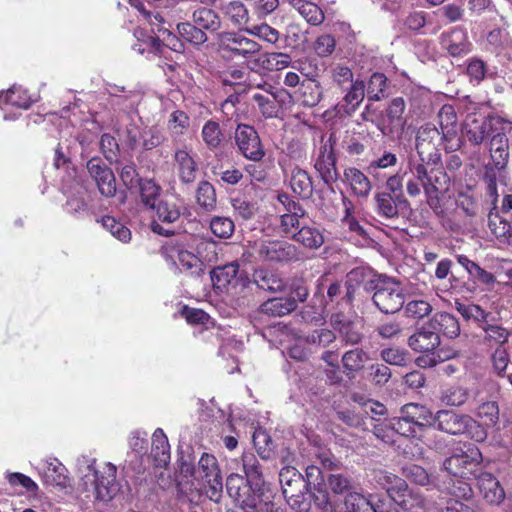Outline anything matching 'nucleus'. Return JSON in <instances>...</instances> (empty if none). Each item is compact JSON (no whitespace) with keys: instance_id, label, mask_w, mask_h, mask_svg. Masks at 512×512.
<instances>
[{"instance_id":"c756f323","label":"nucleus","mask_w":512,"mask_h":512,"mask_svg":"<svg viewBox=\"0 0 512 512\" xmlns=\"http://www.w3.org/2000/svg\"><path fill=\"white\" fill-rule=\"evenodd\" d=\"M428 323L438 335L442 333L444 336L453 339L460 334L458 319L450 313H436Z\"/></svg>"},{"instance_id":"473e14b6","label":"nucleus","mask_w":512,"mask_h":512,"mask_svg":"<svg viewBox=\"0 0 512 512\" xmlns=\"http://www.w3.org/2000/svg\"><path fill=\"white\" fill-rule=\"evenodd\" d=\"M469 399V388L459 384H453L444 388L440 395L441 402L450 407H461L465 405Z\"/></svg>"},{"instance_id":"6e6552de","label":"nucleus","mask_w":512,"mask_h":512,"mask_svg":"<svg viewBox=\"0 0 512 512\" xmlns=\"http://www.w3.org/2000/svg\"><path fill=\"white\" fill-rule=\"evenodd\" d=\"M218 45L222 52L232 58L251 59L261 50V45L238 32H224L218 35Z\"/></svg>"},{"instance_id":"de8ad7c7","label":"nucleus","mask_w":512,"mask_h":512,"mask_svg":"<svg viewBox=\"0 0 512 512\" xmlns=\"http://www.w3.org/2000/svg\"><path fill=\"white\" fill-rule=\"evenodd\" d=\"M481 328L485 332L484 339L491 345L502 347L509 339L510 332L500 324L485 322Z\"/></svg>"},{"instance_id":"49530a36","label":"nucleus","mask_w":512,"mask_h":512,"mask_svg":"<svg viewBox=\"0 0 512 512\" xmlns=\"http://www.w3.org/2000/svg\"><path fill=\"white\" fill-rule=\"evenodd\" d=\"M140 186V197L141 202L149 209H154L158 201H160L159 195L161 188L151 179L141 180Z\"/></svg>"},{"instance_id":"2eb2a0df","label":"nucleus","mask_w":512,"mask_h":512,"mask_svg":"<svg viewBox=\"0 0 512 512\" xmlns=\"http://www.w3.org/2000/svg\"><path fill=\"white\" fill-rule=\"evenodd\" d=\"M279 202L284 206L285 212L280 216V227L284 234L293 238L300 227V219L304 217L305 211L299 203L282 194L278 196Z\"/></svg>"},{"instance_id":"09e8293b","label":"nucleus","mask_w":512,"mask_h":512,"mask_svg":"<svg viewBox=\"0 0 512 512\" xmlns=\"http://www.w3.org/2000/svg\"><path fill=\"white\" fill-rule=\"evenodd\" d=\"M367 361V353L360 348L349 350L342 356L343 367L348 373L360 371Z\"/></svg>"},{"instance_id":"a878e982","label":"nucleus","mask_w":512,"mask_h":512,"mask_svg":"<svg viewBox=\"0 0 512 512\" xmlns=\"http://www.w3.org/2000/svg\"><path fill=\"white\" fill-rule=\"evenodd\" d=\"M174 160L177 164L179 177L184 183H192L196 179L197 164L187 146L175 149Z\"/></svg>"},{"instance_id":"72a5a7b5","label":"nucleus","mask_w":512,"mask_h":512,"mask_svg":"<svg viewBox=\"0 0 512 512\" xmlns=\"http://www.w3.org/2000/svg\"><path fill=\"white\" fill-rule=\"evenodd\" d=\"M402 413H406L407 417L413 420L417 429L422 426L435 427V414L425 406L410 403L402 408Z\"/></svg>"},{"instance_id":"0e129e2a","label":"nucleus","mask_w":512,"mask_h":512,"mask_svg":"<svg viewBox=\"0 0 512 512\" xmlns=\"http://www.w3.org/2000/svg\"><path fill=\"white\" fill-rule=\"evenodd\" d=\"M387 87V78L382 73H374L369 80L367 86V95L371 101H379L385 96L384 92Z\"/></svg>"},{"instance_id":"a211bd4d","label":"nucleus","mask_w":512,"mask_h":512,"mask_svg":"<svg viewBox=\"0 0 512 512\" xmlns=\"http://www.w3.org/2000/svg\"><path fill=\"white\" fill-rule=\"evenodd\" d=\"M33 100L29 96L27 90L21 86L13 85L6 92H0V109L4 112L5 120H13L16 118V114H9V107H15L18 109H28Z\"/></svg>"},{"instance_id":"c85d7f7f","label":"nucleus","mask_w":512,"mask_h":512,"mask_svg":"<svg viewBox=\"0 0 512 512\" xmlns=\"http://www.w3.org/2000/svg\"><path fill=\"white\" fill-rule=\"evenodd\" d=\"M392 500L402 509L410 512H419L425 507V500L420 493L408 488L404 481V486L393 494Z\"/></svg>"},{"instance_id":"864d4df0","label":"nucleus","mask_w":512,"mask_h":512,"mask_svg":"<svg viewBox=\"0 0 512 512\" xmlns=\"http://www.w3.org/2000/svg\"><path fill=\"white\" fill-rule=\"evenodd\" d=\"M260 66L264 69L282 70L289 66L291 58L285 53H265L258 59Z\"/></svg>"},{"instance_id":"c03bdc74","label":"nucleus","mask_w":512,"mask_h":512,"mask_svg":"<svg viewBox=\"0 0 512 512\" xmlns=\"http://www.w3.org/2000/svg\"><path fill=\"white\" fill-rule=\"evenodd\" d=\"M201 138L209 150H216L223 141V133L218 122L208 120L202 127Z\"/></svg>"},{"instance_id":"e2e57ef3","label":"nucleus","mask_w":512,"mask_h":512,"mask_svg":"<svg viewBox=\"0 0 512 512\" xmlns=\"http://www.w3.org/2000/svg\"><path fill=\"white\" fill-rule=\"evenodd\" d=\"M322 97V87L316 80L302 84V103L305 106H316Z\"/></svg>"},{"instance_id":"e433bc0d","label":"nucleus","mask_w":512,"mask_h":512,"mask_svg":"<svg viewBox=\"0 0 512 512\" xmlns=\"http://www.w3.org/2000/svg\"><path fill=\"white\" fill-rule=\"evenodd\" d=\"M289 4L296 9L311 25H320L324 19V13L315 3L305 0H288Z\"/></svg>"},{"instance_id":"1a4fd4ad","label":"nucleus","mask_w":512,"mask_h":512,"mask_svg":"<svg viewBox=\"0 0 512 512\" xmlns=\"http://www.w3.org/2000/svg\"><path fill=\"white\" fill-rule=\"evenodd\" d=\"M464 447L465 450L453 454L444 462V468L449 474L461 478H466L472 473L473 467L482 460V454L475 445L468 444Z\"/></svg>"},{"instance_id":"7c9ffc66","label":"nucleus","mask_w":512,"mask_h":512,"mask_svg":"<svg viewBox=\"0 0 512 512\" xmlns=\"http://www.w3.org/2000/svg\"><path fill=\"white\" fill-rule=\"evenodd\" d=\"M508 147V138L504 133L497 132L492 134L490 152L497 169H503L507 165L509 158Z\"/></svg>"},{"instance_id":"4be33fe9","label":"nucleus","mask_w":512,"mask_h":512,"mask_svg":"<svg viewBox=\"0 0 512 512\" xmlns=\"http://www.w3.org/2000/svg\"><path fill=\"white\" fill-rule=\"evenodd\" d=\"M405 101L401 97L394 98L386 109L387 124L380 127L384 135H391L403 131L406 125L404 118Z\"/></svg>"},{"instance_id":"f704fd0d","label":"nucleus","mask_w":512,"mask_h":512,"mask_svg":"<svg viewBox=\"0 0 512 512\" xmlns=\"http://www.w3.org/2000/svg\"><path fill=\"white\" fill-rule=\"evenodd\" d=\"M294 241L309 249H318L324 243L322 232L314 226H301L297 233H293Z\"/></svg>"},{"instance_id":"13d9d810","label":"nucleus","mask_w":512,"mask_h":512,"mask_svg":"<svg viewBox=\"0 0 512 512\" xmlns=\"http://www.w3.org/2000/svg\"><path fill=\"white\" fill-rule=\"evenodd\" d=\"M197 203L207 211H212L216 206V193L212 184L203 181L197 189Z\"/></svg>"},{"instance_id":"f03ea898","label":"nucleus","mask_w":512,"mask_h":512,"mask_svg":"<svg viewBox=\"0 0 512 512\" xmlns=\"http://www.w3.org/2000/svg\"><path fill=\"white\" fill-rule=\"evenodd\" d=\"M180 477L188 479L190 490H205L209 499L218 502L222 489V476L217 459L214 455L203 453L197 466L190 456L182 457L179 465Z\"/></svg>"},{"instance_id":"39448f33","label":"nucleus","mask_w":512,"mask_h":512,"mask_svg":"<svg viewBox=\"0 0 512 512\" xmlns=\"http://www.w3.org/2000/svg\"><path fill=\"white\" fill-rule=\"evenodd\" d=\"M374 294L372 300L383 313H396L405 303L401 284L393 278L380 275L371 282Z\"/></svg>"},{"instance_id":"7ed1b4c3","label":"nucleus","mask_w":512,"mask_h":512,"mask_svg":"<svg viewBox=\"0 0 512 512\" xmlns=\"http://www.w3.org/2000/svg\"><path fill=\"white\" fill-rule=\"evenodd\" d=\"M95 463V459L86 457L79 460L81 485L85 491L92 493L95 500L106 503L119 492L116 481L117 468L112 463H105L102 470H97Z\"/></svg>"},{"instance_id":"f257e3e1","label":"nucleus","mask_w":512,"mask_h":512,"mask_svg":"<svg viewBox=\"0 0 512 512\" xmlns=\"http://www.w3.org/2000/svg\"><path fill=\"white\" fill-rule=\"evenodd\" d=\"M444 147V135L427 123L418 128L415 137L416 154L407 157V169L424 185L427 195L448 191L450 176L440 164L439 147Z\"/></svg>"},{"instance_id":"5fc2aeb1","label":"nucleus","mask_w":512,"mask_h":512,"mask_svg":"<svg viewBox=\"0 0 512 512\" xmlns=\"http://www.w3.org/2000/svg\"><path fill=\"white\" fill-rule=\"evenodd\" d=\"M375 480L387 491L391 499L393 498V494H396L398 489L404 486V480L402 478L383 470L376 472Z\"/></svg>"},{"instance_id":"c9c22d12","label":"nucleus","mask_w":512,"mask_h":512,"mask_svg":"<svg viewBox=\"0 0 512 512\" xmlns=\"http://www.w3.org/2000/svg\"><path fill=\"white\" fill-rule=\"evenodd\" d=\"M192 20L202 30L216 32L221 27V19L219 15L209 8H198L192 14Z\"/></svg>"},{"instance_id":"052dcab7","label":"nucleus","mask_w":512,"mask_h":512,"mask_svg":"<svg viewBox=\"0 0 512 512\" xmlns=\"http://www.w3.org/2000/svg\"><path fill=\"white\" fill-rule=\"evenodd\" d=\"M158 220L164 223H173L180 217V210L175 203L168 200H160L153 209Z\"/></svg>"},{"instance_id":"bb28decb","label":"nucleus","mask_w":512,"mask_h":512,"mask_svg":"<svg viewBox=\"0 0 512 512\" xmlns=\"http://www.w3.org/2000/svg\"><path fill=\"white\" fill-rule=\"evenodd\" d=\"M464 130L468 140L475 145H479L485 138L492 135V120L485 118L478 120L475 117H468Z\"/></svg>"},{"instance_id":"774afa93","label":"nucleus","mask_w":512,"mask_h":512,"mask_svg":"<svg viewBox=\"0 0 512 512\" xmlns=\"http://www.w3.org/2000/svg\"><path fill=\"white\" fill-rule=\"evenodd\" d=\"M381 359L390 365L405 366L409 360L408 353L399 348L390 347L381 350Z\"/></svg>"},{"instance_id":"f8f14e48","label":"nucleus","mask_w":512,"mask_h":512,"mask_svg":"<svg viewBox=\"0 0 512 512\" xmlns=\"http://www.w3.org/2000/svg\"><path fill=\"white\" fill-rule=\"evenodd\" d=\"M440 133L444 135V149L453 152L461 147V139L457 130V116L453 106L443 105L438 112Z\"/></svg>"},{"instance_id":"58836bf2","label":"nucleus","mask_w":512,"mask_h":512,"mask_svg":"<svg viewBox=\"0 0 512 512\" xmlns=\"http://www.w3.org/2000/svg\"><path fill=\"white\" fill-rule=\"evenodd\" d=\"M220 11L224 17L235 26H240L248 22V10L241 1L235 0L223 3L220 7Z\"/></svg>"},{"instance_id":"603ef678","label":"nucleus","mask_w":512,"mask_h":512,"mask_svg":"<svg viewBox=\"0 0 512 512\" xmlns=\"http://www.w3.org/2000/svg\"><path fill=\"white\" fill-rule=\"evenodd\" d=\"M246 33L259 38L269 44H276L280 39V33L266 23L255 24L245 29Z\"/></svg>"},{"instance_id":"4c0bfd02","label":"nucleus","mask_w":512,"mask_h":512,"mask_svg":"<svg viewBox=\"0 0 512 512\" xmlns=\"http://www.w3.org/2000/svg\"><path fill=\"white\" fill-rule=\"evenodd\" d=\"M296 309L295 299L272 298L261 305V311L269 316L282 317Z\"/></svg>"},{"instance_id":"79ce46f5","label":"nucleus","mask_w":512,"mask_h":512,"mask_svg":"<svg viewBox=\"0 0 512 512\" xmlns=\"http://www.w3.org/2000/svg\"><path fill=\"white\" fill-rule=\"evenodd\" d=\"M293 192L302 198H309L313 191L312 181L308 173L298 167L294 168L290 177Z\"/></svg>"},{"instance_id":"9b49d317","label":"nucleus","mask_w":512,"mask_h":512,"mask_svg":"<svg viewBox=\"0 0 512 512\" xmlns=\"http://www.w3.org/2000/svg\"><path fill=\"white\" fill-rule=\"evenodd\" d=\"M257 255L261 261L288 262L298 258V251L291 243L275 240L260 243Z\"/></svg>"},{"instance_id":"2f4dec72","label":"nucleus","mask_w":512,"mask_h":512,"mask_svg":"<svg viewBox=\"0 0 512 512\" xmlns=\"http://www.w3.org/2000/svg\"><path fill=\"white\" fill-rule=\"evenodd\" d=\"M151 456L157 466H164L170 460V445L161 428H157L152 435Z\"/></svg>"},{"instance_id":"680f3d73","label":"nucleus","mask_w":512,"mask_h":512,"mask_svg":"<svg viewBox=\"0 0 512 512\" xmlns=\"http://www.w3.org/2000/svg\"><path fill=\"white\" fill-rule=\"evenodd\" d=\"M330 74L332 82L341 90L349 87L356 80L352 70L348 66L341 64L332 67Z\"/></svg>"},{"instance_id":"37998d69","label":"nucleus","mask_w":512,"mask_h":512,"mask_svg":"<svg viewBox=\"0 0 512 512\" xmlns=\"http://www.w3.org/2000/svg\"><path fill=\"white\" fill-rule=\"evenodd\" d=\"M255 284L262 290L269 292L281 291L284 281L275 273L267 270H257L253 274Z\"/></svg>"},{"instance_id":"4468645a","label":"nucleus","mask_w":512,"mask_h":512,"mask_svg":"<svg viewBox=\"0 0 512 512\" xmlns=\"http://www.w3.org/2000/svg\"><path fill=\"white\" fill-rule=\"evenodd\" d=\"M87 169L103 196L113 197L116 194L115 176L112 170L100 158H91L87 162Z\"/></svg>"},{"instance_id":"393cba45","label":"nucleus","mask_w":512,"mask_h":512,"mask_svg":"<svg viewBox=\"0 0 512 512\" xmlns=\"http://www.w3.org/2000/svg\"><path fill=\"white\" fill-rule=\"evenodd\" d=\"M477 486L483 498L491 504H500L505 498L504 489L491 473L477 476Z\"/></svg>"},{"instance_id":"dca6fc26","label":"nucleus","mask_w":512,"mask_h":512,"mask_svg":"<svg viewBox=\"0 0 512 512\" xmlns=\"http://www.w3.org/2000/svg\"><path fill=\"white\" fill-rule=\"evenodd\" d=\"M440 44L442 49L452 57L466 55L472 48L467 32L460 27L443 32L440 36Z\"/></svg>"},{"instance_id":"412c9836","label":"nucleus","mask_w":512,"mask_h":512,"mask_svg":"<svg viewBox=\"0 0 512 512\" xmlns=\"http://www.w3.org/2000/svg\"><path fill=\"white\" fill-rule=\"evenodd\" d=\"M314 167L326 184L336 181L338 177L336 158L331 145L324 144L319 148Z\"/></svg>"},{"instance_id":"cd10ccee","label":"nucleus","mask_w":512,"mask_h":512,"mask_svg":"<svg viewBox=\"0 0 512 512\" xmlns=\"http://www.w3.org/2000/svg\"><path fill=\"white\" fill-rule=\"evenodd\" d=\"M344 180L350 186L352 193L360 198H367L371 192L372 184L369 178L359 169L346 168Z\"/></svg>"},{"instance_id":"20e7f679","label":"nucleus","mask_w":512,"mask_h":512,"mask_svg":"<svg viewBox=\"0 0 512 512\" xmlns=\"http://www.w3.org/2000/svg\"><path fill=\"white\" fill-rule=\"evenodd\" d=\"M226 489L243 512H269L272 506V492L261 484H246L238 474H231L226 480Z\"/></svg>"},{"instance_id":"b1692460","label":"nucleus","mask_w":512,"mask_h":512,"mask_svg":"<svg viewBox=\"0 0 512 512\" xmlns=\"http://www.w3.org/2000/svg\"><path fill=\"white\" fill-rule=\"evenodd\" d=\"M405 202L406 200L403 195L392 196L388 192H377L373 197L376 214L385 219L398 217V206Z\"/></svg>"},{"instance_id":"aec40b11","label":"nucleus","mask_w":512,"mask_h":512,"mask_svg":"<svg viewBox=\"0 0 512 512\" xmlns=\"http://www.w3.org/2000/svg\"><path fill=\"white\" fill-rule=\"evenodd\" d=\"M282 491L288 501L293 500L291 506L297 502L296 498L302 494L306 483L303 476L293 467H285L279 474Z\"/></svg>"},{"instance_id":"9d476101","label":"nucleus","mask_w":512,"mask_h":512,"mask_svg":"<svg viewBox=\"0 0 512 512\" xmlns=\"http://www.w3.org/2000/svg\"><path fill=\"white\" fill-rule=\"evenodd\" d=\"M235 141L240 152L249 160L260 161L265 155L256 130L249 125H238L235 131Z\"/></svg>"},{"instance_id":"69168bd1","label":"nucleus","mask_w":512,"mask_h":512,"mask_svg":"<svg viewBox=\"0 0 512 512\" xmlns=\"http://www.w3.org/2000/svg\"><path fill=\"white\" fill-rule=\"evenodd\" d=\"M211 232L219 238H229L234 232V223L227 217H213L210 221Z\"/></svg>"},{"instance_id":"bf43d9fd","label":"nucleus","mask_w":512,"mask_h":512,"mask_svg":"<svg viewBox=\"0 0 512 512\" xmlns=\"http://www.w3.org/2000/svg\"><path fill=\"white\" fill-rule=\"evenodd\" d=\"M101 223L106 230L121 242L127 243L130 241L131 231L114 217L104 216L101 219Z\"/></svg>"},{"instance_id":"4d7b16f0","label":"nucleus","mask_w":512,"mask_h":512,"mask_svg":"<svg viewBox=\"0 0 512 512\" xmlns=\"http://www.w3.org/2000/svg\"><path fill=\"white\" fill-rule=\"evenodd\" d=\"M390 431L405 437H413L417 433L416 425L413 420L407 417L406 413H402L401 417L389 420Z\"/></svg>"},{"instance_id":"6ab92c4d","label":"nucleus","mask_w":512,"mask_h":512,"mask_svg":"<svg viewBox=\"0 0 512 512\" xmlns=\"http://www.w3.org/2000/svg\"><path fill=\"white\" fill-rule=\"evenodd\" d=\"M407 344L415 352L430 353L440 345V337L430 324L426 323L408 338Z\"/></svg>"},{"instance_id":"5701e85b","label":"nucleus","mask_w":512,"mask_h":512,"mask_svg":"<svg viewBox=\"0 0 512 512\" xmlns=\"http://www.w3.org/2000/svg\"><path fill=\"white\" fill-rule=\"evenodd\" d=\"M42 481L47 486L66 488L68 485L67 469L56 458H49L40 468Z\"/></svg>"},{"instance_id":"a19ab883","label":"nucleus","mask_w":512,"mask_h":512,"mask_svg":"<svg viewBox=\"0 0 512 512\" xmlns=\"http://www.w3.org/2000/svg\"><path fill=\"white\" fill-rule=\"evenodd\" d=\"M241 463L246 476V484L264 483L262 479V469L254 453L244 452L241 456Z\"/></svg>"},{"instance_id":"3c124183","label":"nucleus","mask_w":512,"mask_h":512,"mask_svg":"<svg viewBox=\"0 0 512 512\" xmlns=\"http://www.w3.org/2000/svg\"><path fill=\"white\" fill-rule=\"evenodd\" d=\"M177 31L185 41L194 45H201L208 39L206 33L194 23H180L177 25Z\"/></svg>"},{"instance_id":"a18cd8bd","label":"nucleus","mask_w":512,"mask_h":512,"mask_svg":"<svg viewBox=\"0 0 512 512\" xmlns=\"http://www.w3.org/2000/svg\"><path fill=\"white\" fill-rule=\"evenodd\" d=\"M171 257L181 270H194V272L201 270L200 258L184 248H174L171 251Z\"/></svg>"},{"instance_id":"338daca9","label":"nucleus","mask_w":512,"mask_h":512,"mask_svg":"<svg viewBox=\"0 0 512 512\" xmlns=\"http://www.w3.org/2000/svg\"><path fill=\"white\" fill-rule=\"evenodd\" d=\"M197 256L200 258L201 266L204 263H213L218 259L217 243L212 240H201L197 244Z\"/></svg>"},{"instance_id":"ea45409f","label":"nucleus","mask_w":512,"mask_h":512,"mask_svg":"<svg viewBox=\"0 0 512 512\" xmlns=\"http://www.w3.org/2000/svg\"><path fill=\"white\" fill-rule=\"evenodd\" d=\"M480 422L487 427L496 425L499 420V406L496 400L480 402L473 410Z\"/></svg>"},{"instance_id":"8fccbe9b","label":"nucleus","mask_w":512,"mask_h":512,"mask_svg":"<svg viewBox=\"0 0 512 512\" xmlns=\"http://www.w3.org/2000/svg\"><path fill=\"white\" fill-rule=\"evenodd\" d=\"M190 127V118L182 110L173 111L167 121V129L169 133L178 137L183 135Z\"/></svg>"},{"instance_id":"ddd939ff","label":"nucleus","mask_w":512,"mask_h":512,"mask_svg":"<svg viewBox=\"0 0 512 512\" xmlns=\"http://www.w3.org/2000/svg\"><path fill=\"white\" fill-rule=\"evenodd\" d=\"M473 424L474 420L471 416L452 410H439L435 414V428L452 435L466 433Z\"/></svg>"},{"instance_id":"6e6d98bb","label":"nucleus","mask_w":512,"mask_h":512,"mask_svg":"<svg viewBox=\"0 0 512 512\" xmlns=\"http://www.w3.org/2000/svg\"><path fill=\"white\" fill-rule=\"evenodd\" d=\"M344 505V512H379L367 498L358 493H350Z\"/></svg>"},{"instance_id":"423d86ee","label":"nucleus","mask_w":512,"mask_h":512,"mask_svg":"<svg viewBox=\"0 0 512 512\" xmlns=\"http://www.w3.org/2000/svg\"><path fill=\"white\" fill-rule=\"evenodd\" d=\"M211 280L215 289L233 298L244 296L249 286L247 277L240 273L239 265L235 262L214 268Z\"/></svg>"},{"instance_id":"0eeeda50","label":"nucleus","mask_w":512,"mask_h":512,"mask_svg":"<svg viewBox=\"0 0 512 512\" xmlns=\"http://www.w3.org/2000/svg\"><path fill=\"white\" fill-rule=\"evenodd\" d=\"M253 86L261 90V92H256L252 95V100L265 118L277 117L279 108L291 98L285 89L276 88L267 82L257 83Z\"/></svg>"},{"instance_id":"f3484780","label":"nucleus","mask_w":512,"mask_h":512,"mask_svg":"<svg viewBox=\"0 0 512 512\" xmlns=\"http://www.w3.org/2000/svg\"><path fill=\"white\" fill-rule=\"evenodd\" d=\"M344 96L342 100L335 106L336 113L339 116L352 115L363 102L365 97L364 81L356 79L349 87L342 90Z\"/></svg>"}]
</instances>
